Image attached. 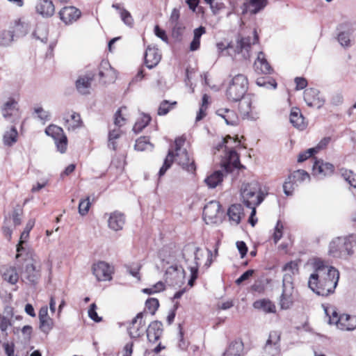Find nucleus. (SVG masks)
Instances as JSON below:
<instances>
[{
  "label": "nucleus",
  "instance_id": "nucleus-1",
  "mask_svg": "<svg viewBox=\"0 0 356 356\" xmlns=\"http://www.w3.org/2000/svg\"><path fill=\"white\" fill-rule=\"evenodd\" d=\"M312 266L314 272L309 277V288L321 296L334 293L338 285L339 271L320 258L314 259Z\"/></svg>",
  "mask_w": 356,
  "mask_h": 356
},
{
  "label": "nucleus",
  "instance_id": "nucleus-2",
  "mask_svg": "<svg viewBox=\"0 0 356 356\" xmlns=\"http://www.w3.org/2000/svg\"><path fill=\"white\" fill-rule=\"evenodd\" d=\"M202 250L197 247L193 243L186 244L181 250V257L184 259L187 268L190 270V278L188 284L193 286L198 277L200 261L204 257Z\"/></svg>",
  "mask_w": 356,
  "mask_h": 356
},
{
  "label": "nucleus",
  "instance_id": "nucleus-3",
  "mask_svg": "<svg viewBox=\"0 0 356 356\" xmlns=\"http://www.w3.org/2000/svg\"><path fill=\"white\" fill-rule=\"evenodd\" d=\"M355 245V238L352 235L337 237L330 243L328 254L334 258L347 259L353 254Z\"/></svg>",
  "mask_w": 356,
  "mask_h": 356
},
{
  "label": "nucleus",
  "instance_id": "nucleus-4",
  "mask_svg": "<svg viewBox=\"0 0 356 356\" xmlns=\"http://www.w3.org/2000/svg\"><path fill=\"white\" fill-rule=\"evenodd\" d=\"M241 195L244 205L248 208L259 206L265 198L260 184L256 180L243 183L241 188Z\"/></svg>",
  "mask_w": 356,
  "mask_h": 356
},
{
  "label": "nucleus",
  "instance_id": "nucleus-5",
  "mask_svg": "<svg viewBox=\"0 0 356 356\" xmlns=\"http://www.w3.org/2000/svg\"><path fill=\"white\" fill-rule=\"evenodd\" d=\"M248 89V81L247 77L242 74H238L235 75L230 81L225 95L228 101L237 102L246 96Z\"/></svg>",
  "mask_w": 356,
  "mask_h": 356
},
{
  "label": "nucleus",
  "instance_id": "nucleus-6",
  "mask_svg": "<svg viewBox=\"0 0 356 356\" xmlns=\"http://www.w3.org/2000/svg\"><path fill=\"white\" fill-rule=\"evenodd\" d=\"M288 279H291V277L284 275L282 281V293L279 301L280 308L284 310L289 309L293 304L292 296L293 286L292 282L287 280Z\"/></svg>",
  "mask_w": 356,
  "mask_h": 356
},
{
  "label": "nucleus",
  "instance_id": "nucleus-7",
  "mask_svg": "<svg viewBox=\"0 0 356 356\" xmlns=\"http://www.w3.org/2000/svg\"><path fill=\"white\" fill-rule=\"evenodd\" d=\"M324 312L328 318L327 323L329 324L336 325L337 327H339L341 322H343L349 318L352 323V325H350L351 327L350 328L356 329V316H351L346 314L339 315L337 309L333 307H324Z\"/></svg>",
  "mask_w": 356,
  "mask_h": 356
},
{
  "label": "nucleus",
  "instance_id": "nucleus-8",
  "mask_svg": "<svg viewBox=\"0 0 356 356\" xmlns=\"http://www.w3.org/2000/svg\"><path fill=\"white\" fill-rule=\"evenodd\" d=\"M92 270L98 281H109L112 279L113 268L105 261L94 264Z\"/></svg>",
  "mask_w": 356,
  "mask_h": 356
},
{
  "label": "nucleus",
  "instance_id": "nucleus-9",
  "mask_svg": "<svg viewBox=\"0 0 356 356\" xmlns=\"http://www.w3.org/2000/svg\"><path fill=\"white\" fill-rule=\"evenodd\" d=\"M304 100L309 107L321 108L325 104V99L320 97V91L316 88H307L304 91Z\"/></svg>",
  "mask_w": 356,
  "mask_h": 356
},
{
  "label": "nucleus",
  "instance_id": "nucleus-10",
  "mask_svg": "<svg viewBox=\"0 0 356 356\" xmlns=\"http://www.w3.org/2000/svg\"><path fill=\"white\" fill-rule=\"evenodd\" d=\"M221 166L227 173H231L235 169L244 168L240 163L238 154L232 147L228 151L227 157Z\"/></svg>",
  "mask_w": 356,
  "mask_h": 356
},
{
  "label": "nucleus",
  "instance_id": "nucleus-11",
  "mask_svg": "<svg viewBox=\"0 0 356 356\" xmlns=\"http://www.w3.org/2000/svg\"><path fill=\"white\" fill-rule=\"evenodd\" d=\"M334 166L333 164L324 162L323 160H316L312 168L313 175L323 178L333 174Z\"/></svg>",
  "mask_w": 356,
  "mask_h": 356
},
{
  "label": "nucleus",
  "instance_id": "nucleus-12",
  "mask_svg": "<svg viewBox=\"0 0 356 356\" xmlns=\"http://www.w3.org/2000/svg\"><path fill=\"white\" fill-rule=\"evenodd\" d=\"M145 64L148 69L155 67L161 59L158 48L149 45L145 52Z\"/></svg>",
  "mask_w": 356,
  "mask_h": 356
},
{
  "label": "nucleus",
  "instance_id": "nucleus-13",
  "mask_svg": "<svg viewBox=\"0 0 356 356\" xmlns=\"http://www.w3.org/2000/svg\"><path fill=\"white\" fill-rule=\"evenodd\" d=\"M280 336L276 331L270 332L264 346V350L266 353L271 356H275L280 353Z\"/></svg>",
  "mask_w": 356,
  "mask_h": 356
},
{
  "label": "nucleus",
  "instance_id": "nucleus-14",
  "mask_svg": "<svg viewBox=\"0 0 356 356\" xmlns=\"http://www.w3.org/2000/svg\"><path fill=\"white\" fill-rule=\"evenodd\" d=\"M177 157V163L181 168L190 173H195L196 166L193 159H191L189 154L186 149L181 152L175 153V157Z\"/></svg>",
  "mask_w": 356,
  "mask_h": 356
},
{
  "label": "nucleus",
  "instance_id": "nucleus-15",
  "mask_svg": "<svg viewBox=\"0 0 356 356\" xmlns=\"http://www.w3.org/2000/svg\"><path fill=\"white\" fill-rule=\"evenodd\" d=\"M81 11L74 6H65L59 12L60 19L69 24L76 21L81 17Z\"/></svg>",
  "mask_w": 356,
  "mask_h": 356
},
{
  "label": "nucleus",
  "instance_id": "nucleus-16",
  "mask_svg": "<svg viewBox=\"0 0 356 356\" xmlns=\"http://www.w3.org/2000/svg\"><path fill=\"white\" fill-rule=\"evenodd\" d=\"M95 77L94 73H88L85 75L79 76L75 82L76 88L81 95H88L90 93L91 83Z\"/></svg>",
  "mask_w": 356,
  "mask_h": 356
},
{
  "label": "nucleus",
  "instance_id": "nucleus-17",
  "mask_svg": "<svg viewBox=\"0 0 356 356\" xmlns=\"http://www.w3.org/2000/svg\"><path fill=\"white\" fill-rule=\"evenodd\" d=\"M124 224L125 216L123 213L115 211L110 213L108 219V226L111 229L115 232L122 230Z\"/></svg>",
  "mask_w": 356,
  "mask_h": 356
},
{
  "label": "nucleus",
  "instance_id": "nucleus-18",
  "mask_svg": "<svg viewBox=\"0 0 356 356\" xmlns=\"http://www.w3.org/2000/svg\"><path fill=\"white\" fill-rule=\"evenodd\" d=\"M147 337L150 343H156L163 333V324L161 321H152L146 329Z\"/></svg>",
  "mask_w": 356,
  "mask_h": 356
},
{
  "label": "nucleus",
  "instance_id": "nucleus-19",
  "mask_svg": "<svg viewBox=\"0 0 356 356\" xmlns=\"http://www.w3.org/2000/svg\"><path fill=\"white\" fill-rule=\"evenodd\" d=\"M23 275L30 284H35L41 277L40 268L33 264H27Z\"/></svg>",
  "mask_w": 356,
  "mask_h": 356
},
{
  "label": "nucleus",
  "instance_id": "nucleus-20",
  "mask_svg": "<svg viewBox=\"0 0 356 356\" xmlns=\"http://www.w3.org/2000/svg\"><path fill=\"white\" fill-rule=\"evenodd\" d=\"M254 67L257 73L265 74H271L273 68L265 58V55L262 51L258 54L257 58L254 61Z\"/></svg>",
  "mask_w": 356,
  "mask_h": 356
},
{
  "label": "nucleus",
  "instance_id": "nucleus-21",
  "mask_svg": "<svg viewBox=\"0 0 356 356\" xmlns=\"http://www.w3.org/2000/svg\"><path fill=\"white\" fill-rule=\"evenodd\" d=\"M221 205L217 201L209 202L203 209V218L204 220L208 218L210 220H213L216 218L220 210Z\"/></svg>",
  "mask_w": 356,
  "mask_h": 356
},
{
  "label": "nucleus",
  "instance_id": "nucleus-22",
  "mask_svg": "<svg viewBox=\"0 0 356 356\" xmlns=\"http://www.w3.org/2000/svg\"><path fill=\"white\" fill-rule=\"evenodd\" d=\"M244 345L241 339L231 342L222 356H243Z\"/></svg>",
  "mask_w": 356,
  "mask_h": 356
},
{
  "label": "nucleus",
  "instance_id": "nucleus-23",
  "mask_svg": "<svg viewBox=\"0 0 356 356\" xmlns=\"http://www.w3.org/2000/svg\"><path fill=\"white\" fill-rule=\"evenodd\" d=\"M216 114L223 118L227 125L234 126L238 124V115L233 110L221 108L216 111Z\"/></svg>",
  "mask_w": 356,
  "mask_h": 356
},
{
  "label": "nucleus",
  "instance_id": "nucleus-24",
  "mask_svg": "<svg viewBox=\"0 0 356 356\" xmlns=\"http://www.w3.org/2000/svg\"><path fill=\"white\" fill-rule=\"evenodd\" d=\"M37 12L45 17H51L55 12V7L51 0H40L36 6Z\"/></svg>",
  "mask_w": 356,
  "mask_h": 356
},
{
  "label": "nucleus",
  "instance_id": "nucleus-25",
  "mask_svg": "<svg viewBox=\"0 0 356 356\" xmlns=\"http://www.w3.org/2000/svg\"><path fill=\"white\" fill-rule=\"evenodd\" d=\"M253 307L258 310H261L266 314H275L276 307L275 304L268 298L257 300L253 302Z\"/></svg>",
  "mask_w": 356,
  "mask_h": 356
},
{
  "label": "nucleus",
  "instance_id": "nucleus-26",
  "mask_svg": "<svg viewBox=\"0 0 356 356\" xmlns=\"http://www.w3.org/2000/svg\"><path fill=\"white\" fill-rule=\"evenodd\" d=\"M1 110L3 117L8 120L11 118L14 111H18V103L15 99L9 98V99L3 104Z\"/></svg>",
  "mask_w": 356,
  "mask_h": 356
},
{
  "label": "nucleus",
  "instance_id": "nucleus-27",
  "mask_svg": "<svg viewBox=\"0 0 356 356\" xmlns=\"http://www.w3.org/2000/svg\"><path fill=\"white\" fill-rule=\"evenodd\" d=\"M289 119L290 122L293 124V127L301 130L305 128L304 117L302 116L299 108H293L291 109Z\"/></svg>",
  "mask_w": 356,
  "mask_h": 356
},
{
  "label": "nucleus",
  "instance_id": "nucleus-28",
  "mask_svg": "<svg viewBox=\"0 0 356 356\" xmlns=\"http://www.w3.org/2000/svg\"><path fill=\"white\" fill-rule=\"evenodd\" d=\"M229 220L234 221L237 225L240 223L241 216L243 215V208L241 204H232L227 211Z\"/></svg>",
  "mask_w": 356,
  "mask_h": 356
},
{
  "label": "nucleus",
  "instance_id": "nucleus-29",
  "mask_svg": "<svg viewBox=\"0 0 356 356\" xmlns=\"http://www.w3.org/2000/svg\"><path fill=\"white\" fill-rule=\"evenodd\" d=\"M223 177L224 175L221 170H216L205 178L204 182L209 188H215L222 183Z\"/></svg>",
  "mask_w": 356,
  "mask_h": 356
},
{
  "label": "nucleus",
  "instance_id": "nucleus-30",
  "mask_svg": "<svg viewBox=\"0 0 356 356\" xmlns=\"http://www.w3.org/2000/svg\"><path fill=\"white\" fill-rule=\"evenodd\" d=\"M98 74L101 79L111 76L109 81H111L114 79L115 70L108 60H103L100 63Z\"/></svg>",
  "mask_w": 356,
  "mask_h": 356
},
{
  "label": "nucleus",
  "instance_id": "nucleus-31",
  "mask_svg": "<svg viewBox=\"0 0 356 356\" xmlns=\"http://www.w3.org/2000/svg\"><path fill=\"white\" fill-rule=\"evenodd\" d=\"M206 33L205 27L200 26L193 31V38L190 44V50L192 51L199 49L200 46V38Z\"/></svg>",
  "mask_w": 356,
  "mask_h": 356
},
{
  "label": "nucleus",
  "instance_id": "nucleus-32",
  "mask_svg": "<svg viewBox=\"0 0 356 356\" xmlns=\"http://www.w3.org/2000/svg\"><path fill=\"white\" fill-rule=\"evenodd\" d=\"M268 0H250L248 3H245L247 10L251 14H257L263 10L267 5Z\"/></svg>",
  "mask_w": 356,
  "mask_h": 356
},
{
  "label": "nucleus",
  "instance_id": "nucleus-33",
  "mask_svg": "<svg viewBox=\"0 0 356 356\" xmlns=\"http://www.w3.org/2000/svg\"><path fill=\"white\" fill-rule=\"evenodd\" d=\"M250 40H251L250 37H245V38L241 37V38H238L237 40L236 46L234 50V53L240 54V53H242L243 50H245L248 55L245 56V54H244L243 55L244 58H246L248 56H249L248 51H249V49L250 48L251 44H252Z\"/></svg>",
  "mask_w": 356,
  "mask_h": 356
},
{
  "label": "nucleus",
  "instance_id": "nucleus-34",
  "mask_svg": "<svg viewBox=\"0 0 356 356\" xmlns=\"http://www.w3.org/2000/svg\"><path fill=\"white\" fill-rule=\"evenodd\" d=\"M15 40V31L2 30L0 31V46L8 47Z\"/></svg>",
  "mask_w": 356,
  "mask_h": 356
},
{
  "label": "nucleus",
  "instance_id": "nucleus-35",
  "mask_svg": "<svg viewBox=\"0 0 356 356\" xmlns=\"http://www.w3.org/2000/svg\"><path fill=\"white\" fill-rule=\"evenodd\" d=\"M134 148L137 151H152L154 145L150 143L149 138L147 136H141L136 141Z\"/></svg>",
  "mask_w": 356,
  "mask_h": 356
},
{
  "label": "nucleus",
  "instance_id": "nucleus-36",
  "mask_svg": "<svg viewBox=\"0 0 356 356\" xmlns=\"http://www.w3.org/2000/svg\"><path fill=\"white\" fill-rule=\"evenodd\" d=\"M251 95L248 94L245 96L240 102L239 104V111L242 115L245 117H248L250 112L251 111L252 99Z\"/></svg>",
  "mask_w": 356,
  "mask_h": 356
},
{
  "label": "nucleus",
  "instance_id": "nucleus-37",
  "mask_svg": "<svg viewBox=\"0 0 356 356\" xmlns=\"http://www.w3.org/2000/svg\"><path fill=\"white\" fill-rule=\"evenodd\" d=\"M174 159L175 154L173 151L169 149L168 154L164 159L163 165L161 167L158 172V176L159 178L163 177L165 174L166 171L171 167L172 164L173 163Z\"/></svg>",
  "mask_w": 356,
  "mask_h": 356
},
{
  "label": "nucleus",
  "instance_id": "nucleus-38",
  "mask_svg": "<svg viewBox=\"0 0 356 356\" xmlns=\"http://www.w3.org/2000/svg\"><path fill=\"white\" fill-rule=\"evenodd\" d=\"M256 83L257 86L266 88L275 89L277 88V83L275 80L269 76H261L257 78Z\"/></svg>",
  "mask_w": 356,
  "mask_h": 356
},
{
  "label": "nucleus",
  "instance_id": "nucleus-39",
  "mask_svg": "<svg viewBox=\"0 0 356 356\" xmlns=\"http://www.w3.org/2000/svg\"><path fill=\"white\" fill-rule=\"evenodd\" d=\"M17 131L15 127H12L9 131L3 135V143L7 146H12L16 141L17 138Z\"/></svg>",
  "mask_w": 356,
  "mask_h": 356
},
{
  "label": "nucleus",
  "instance_id": "nucleus-40",
  "mask_svg": "<svg viewBox=\"0 0 356 356\" xmlns=\"http://www.w3.org/2000/svg\"><path fill=\"white\" fill-rule=\"evenodd\" d=\"M229 142H232L235 145L236 147H238L241 145V142L238 138V136L236 138H233L230 136L229 135H227L225 138L222 139L220 142H219L215 147L216 149L218 151H220L223 147L225 148V149H227V144H228Z\"/></svg>",
  "mask_w": 356,
  "mask_h": 356
},
{
  "label": "nucleus",
  "instance_id": "nucleus-41",
  "mask_svg": "<svg viewBox=\"0 0 356 356\" xmlns=\"http://www.w3.org/2000/svg\"><path fill=\"white\" fill-rule=\"evenodd\" d=\"M151 121V117L148 114H143L140 120H138L133 127V131L136 134L140 132Z\"/></svg>",
  "mask_w": 356,
  "mask_h": 356
},
{
  "label": "nucleus",
  "instance_id": "nucleus-42",
  "mask_svg": "<svg viewBox=\"0 0 356 356\" xmlns=\"http://www.w3.org/2000/svg\"><path fill=\"white\" fill-rule=\"evenodd\" d=\"M309 178H310V176H309V173L307 172L305 170H298L294 171L292 174H291L289 176L288 179H289V180L292 179V181L293 182H296V181L302 182L307 179H309Z\"/></svg>",
  "mask_w": 356,
  "mask_h": 356
},
{
  "label": "nucleus",
  "instance_id": "nucleus-43",
  "mask_svg": "<svg viewBox=\"0 0 356 356\" xmlns=\"http://www.w3.org/2000/svg\"><path fill=\"white\" fill-rule=\"evenodd\" d=\"M45 133L47 135L51 136L54 140H58L59 137L64 135L63 129L54 124L48 126L45 129Z\"/></svg>",
  "mask_w": 356,
  "mask_h": 356
},
{
  "label": "nucleus",
  "instance_id": "nucleus-44",
  "mask_svg": "<svg viewBox=\"0 0 356 356\" xmlns=\"http://www.w3.org/2000/svg\"><path fill=\"white\" fill-rule=\"evenodd\" d=\"M33 35L37 40H40L42 42L46 43L48 40L47 26L44 25L37 26L36 29L33 33Z\"/></svg>",
  "mask_w": 356,
  "mask_h": 356
},
{
  "label": "nucleus",
  "instance_id": "nucleus-45",
  "mask_svg": "<svg viewBox=\"0 0 356 356\" xmlns=\"http://www.w3.org/2000/svg\"><path fill=\"white\" fill-rule=\"evenodd\" d=\"M3 278L8 282L14 284L18 280V274L14 268H10L3 273Z\"/></svg>",
  "mask_w": 356,
  "mask_h": 356
},
{
  "label": "nucleus",
  "instance_id": "nucleus-46",
  "mask_svg": "<svg viewBox=\"0 0 356 356\" xmlns=\"http://www.w3.org/2000/svg\"><path fill=\"white\" fill-rule=\"evenodd\" d=\"M40 321V329L45 334H48L53 328L54 321L51 318L48 317Z\"/></svg>",
  "mask_w": 356,
  "mask_h": 356
},
{
  "label": "nucleus",
  "instance_id": "nucleus-47",
  "mask_svg": "<svg viewBox=\"0 0 356 356\" xmlns=\"http://www.w3.org/2000/svg\"><path fill=\"white\" fill-rule=\"evenodd\" d=\"M159 307L158 299L149 298L145 302V308L149 310L152 315H154Z\"/></svg>",
  "mask_w": 356,
  "mask_h": 356
},
{
  "label": "nucleus",
  "instance_id": "nucleus-48",
  "mask_svg": "<svg viewBox=\"0 0 356 356\" xmlns=\"http://www.w3.org/2000/svg\"><path fill=\"white\" fill-rule=\"evenodd\" d=\"M337 40L340 44L343 47H349L351 46V41L350 40V34L346 31H341L338 34Z\"/></svg>",
  "mask_w": 356,
  "mask_h": 356
},
{
  "label": "nucleus",
  "instance_id": "nucleus-49",
  "mask_svg": "<svg viewBox=\"0 0 356 356\" xmlns=\"http://www.w3.org/2000/svg\"><path fill=\"white\" fill-rule=\"evenodd\" d=\"M28 25L24 23L18 22L11 31H15V38L23 37L27 33Z\"/></svg>",
  "mask_w": 356,
  "mask_h": 356
},
{
  "label": "nucleus",
  "instance_id": "nucleus-50",
  "mask_svg": "<svg viewBox=\"0 0 356 356\" xmlns=\"http://www.w3.org/2000/svg\"><path fill=\"white\" fill-rule=\"evenodd\" d=\"M172 26V35L175 39H180L183 35V32L185 27L181 23H177L171 24Z\"/></svg>",
  "mask_w": 356,
  "mask_h": 356
},
{
  "label": "nucleus",
  "instance_id": "nucleus-51",
  "mask_svg": "<svg viewBox=\"0 0 356 356\" xmlns=\"http://www.w3.org/2000/svg\"><path fill=\"white\" fill-rule=\"evenodd\" d=\"M283 224L281 220H278L275 227V230L273 236L274 243L276 244L282 237L283 234Z\"/></svg>",
  "mask_w": 356,
  "mask_h": 356
},
{
  "label": "nucleus",
  "instance_id": "nucleus-52",
  "mask_svg": "<svg viewBox=\"0 0 356 356\" xmlns=\"http://www.w3.org/2000/svg\"><path fill=\"white\" fill-rule=\"evenodd\" d=\"M175 104H177V102H173L171 104V105ZM170 109L171 106L170 102L168 100H163L159 105L157 113L159 115H165L170 111Z\"/></svg>",
  "mask_w": 356,
  "mask_h": 356
},
{
  "label": "nucleus",
  "instance_id": "nucleus-53",
  "mask_svg": "<svg viewBox=\"0 0 356 356\" xmlns=\"http://www.w3.org/2000/svg\"><path fill=\"white\" fill-rule=\"evenodd\" d=\"M120 18L125 25L130 28L133 27L134 19L131 13L127 10H121Z\"/></svg>",
  "mask_w": 356,
  "mask_h": 356
},
{
  "label": "nucleus",
  "instance_id": "nucleus-54",
  "mask_svg": "<svg viewBox=\"0 0 356 356\" xmlns=\"http://www.w3.org/2000/svg\"><path fill=\"white\" fill-rule=\"evenodd\" d=\"M55 143L56 145L58 150L60 153H65L67 149V136L64 134L59 137L58 140H54Z\"/></svg>",
  "mask_w": 356,
  "mask_h": 356
},
{
  "label": "nucleus",
  "instance_id": "nucleus-55",
  "mask_svg": "<svg viewBox=\"0 0 356 356\" xmlns=\"http://www.w3.org/2000/svg\"><path fill=\"white\" fill-rule=\"evenodd\" d=\"M125 268L130 275L138 278V280H140L139 271L141 268V265L140 264L136 263L130 265H126Z\"/></svg>",
  "mask_w": 356,
  "mask_h": 356
},
{
  "label": "nucleus",
  "instance_id": "nucleus-56",
  "mask_svg": "<svg viewBox=\"0 0 356 356\" xmlns=\"http://www.w3.org/2000/svg\"><path fill=\"white\" fill-rule=\"evenodd\" d=\"M344 179L353 188H356V175L351 170H346L342 172Z\"/></svg>",
  "mask_w": 356,
  "mask_h": 356
},
{
  "label": "nucleus",
  "instance_id": "nucleus-57",
  "mask_svg": "<svg viewBox=\"0 0 356 356\" xmlns=\"http://www.w3.org/2000/svg\"><path fill=\"white\" fill-rule=\"evenodd\" d=\"M90 207V197H87L84 200H81L79 204V213L81 216H85L88 213Z\"/></svg>",
  "mask_w": 356,
  "mask_h": 356
},
{
  "label": "nucleus",
  "instance_id": "nucleus-58",
  "mask_svg": "<svg viewBox=\"0 0 356 356\" xmlns=\"http://www.w3.org/2000/svg\"><path fill=\"white\" fill-rule=\"evenodd\" d=\"M34 226V221L30 220L27 222L26 227L21 234L19 243H24L29 236V232Z\"/></svg>",
  "mask_w": 356,
  "mask_h": 356
},
{
  "label": "nucleus",
  "instance_id": "nucleus-59",
  "mask_svg": "<svg viewBox=\"0 0 356 356\" xmlns=\"http://www.w3.org/2000/svg\"><path fill=\"white\" fill-rule=\"evenodd\" d=\"M316 149H314L313 147L307 149L306 151H304L302 152H300L298 157V162L302 163L308 159L309 158L312 157L314 154H316Z\"/></svg>",
  "mask_w": 356,
  "mask_h": 356
},
{
  "label": "nucleus",
  "instance_id": "nucleus-60",
  "mask_svg": "<svg viewBox=\"0 0 356 356\" xmlns=\"http://www.w3.org/2000/svg\"><path fill=\"white\" fill-rule=\"evenodd\" d=\"M97 305L95 303H92L90 305V308L88 309V316L95 322L99 323L102 321V318L99 316L97 312Z\"/></svg>",
  "mask_w": 356,
  "mask_h": 356
},
{
  "label": "nucleus",
  "instance_id": "nucleus-61",
  "mask_svg": "<svg viewBox=\"0 0 356 356\" xmlns=\"http://www.w3.org/2000/svg\"><path fill=\"white\" fill-rule=\"evenodd\" d=\"M254 273V271L252 269H249L245 271L236 280V284H241L244 281L248 280L251 276H252Z\"/></svg>",
  "mask_w": 356,
  "mask_h": 356
},
{
  "label": "nucleus",
  "instance_id": "nucleus-62",
  "mask_svg": "<svg viewBox=\"0 0 356 356\" xmlns=\"http://www.w3.org/2000/svg\"><path fill=\"white\" fill-rule=\"evenodd\" d=\"M293 182V181H292V179L289 180L287 179L283 184L284 193L287 196L291 195L293 194V191L294 189Z\"/></svg>",
  "mask_w": 356,
  "mask_h": 356
},
{
  "label": "nucleus",
  "instance_id": "nucleus-63",
  "mask_svg": "<svg viewBox=\"0 0 356 356\" xmlns=\"http://www.w3.org/2000/svg\"><path fill=\"white\" fill-rule=\"evenodd\" d=\"M154 34L158 38H159L160 39H161L163 42H165L166 43L168 42V38L166 35L165 31L163 29H161L159 25H156L154 26Z\"/></svg>",
  "mask_w": 356,
  "mask_h": 356
},
{
  "label": "nucleus",
  "instance_id": "nucleus-64",
  "mask_svg": "<svg viewBox=\"0 0 356 356\" xmlns=\"http://www.w3.org/2000/svg\"><path fill=\"white\" fill-rule=\"evenodd\" d=\"M128 333L131 338L136 339L143 334V332L140 330L139 327L134 326H129L127 327Z\"/></svg>",
  "mask_w": 356,
  "mask_h": 356
}]
</instances>
